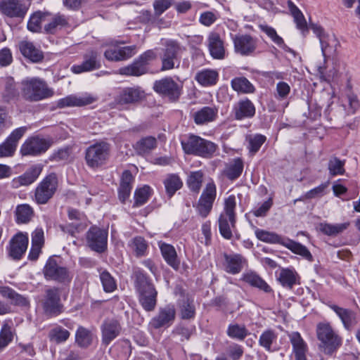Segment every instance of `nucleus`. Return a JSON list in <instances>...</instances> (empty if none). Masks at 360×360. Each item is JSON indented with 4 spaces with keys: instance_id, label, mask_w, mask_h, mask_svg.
Returning <instances> with one entry per match:
<instances>
[{
    "instance_id": "f257e3e1",
    "label": "nucleus",
    "mask_w": 360,
    "mask_h": 360,
    "mask_svg": "<svg viewBox=\"0 0 360 360\" xmlns=\"http://www.w3.org/2000/svg\"><path fill=\"white\" fill-rule=\"evenodd\" d=\"M134 287L139 304L148 312L153 311L157 305L158 291L150 278L140 269L134 271Z\"/></svg>"
},
{
    "instance_id": "f03ea898",
    "label": "nucleus",
    "mask_w": 360,
    "mask_h": 360,
    "mask_svg": "<svg viewBox=\"0 0 360 360\" xmlns=\"http://www.w3.org/2000/svg\"><path fill=\"white\" fill-rule=\"evenodd\" d=\"M316 337L319 340V349L326 355H333L342 345V338L330 323L320 322L316 325Z\"/></svg>"
},
{
    "instance_id": "7ed1b4c3",
    "label": "nucleus",
    "mask_w": 360,
    "mask_h": 360,
    "mask_svg": "<svg viewBox=\"0 0 360 360\" xmlns=\"http://www.w3.org/2000/svg\"><path fill=\"white\" fill-rule=\"evenodd\" d=\"M255 234L257 238L261 241L272 244H281L293 253L302 257L306 260L311 262L314 261V257L307 248L298 242L289 238H284L274 232L261 229H257L255 231Z\"/></svg>"
},
{
    "instance_id": "20e7f679",
    "label": "nucleus",
    "mask_w": 360,
    "mask_h": 360,
    "mask_svg": "<svg viewBox=\"0 0 360 360\" xmlns=\"http://www.w3.org/2000/svg\"><path fill=\"white\" fill-rule=\"evenodd\" d=\"M181 143L186 154L204 158H212L218 148L214 142L194 134H190L188 139L182 140Z\"/></svg>"
},
{
    "instance_id": "39448f33",
    "label": "nucleus",
    "mask_w": 360,
    "mask_h": 360,
    "mask_svg": "<svg viewBox=\"0 0 360 360\" xmlns=\"http://www.w3.org/2000/svg\"><path fill=\"white\" fill-rule=\"evenodd\" d=\"M110 156V144L105 141H100L90 145L84 152L86 165L93 169L105 165Z\"/></svg>"
},
{
    "instance_id": "423d86ee",
    "label": "nucleus",
    "mask_w": 360,
    "mask_h": 360,
    "mask_svg": "<svg viewBox=\"0 0 360 360\" xmlns=\"http://www.w3.org/2000/svg\"><path fill=\"white\" fill-rule=\"evenodd\" d=\"M156 58V53L153 49H148L134 59L131 64L120 68L118 73L127 77H141L149 72V65Z\"/></svg>"
},
{
    "instance_id": "0eeeda50",
    "label": "nucleus",
    "mask_w": 360,
    "mask_h": 360,
    "mask_svg": "<svg viewBox=\"0 0 360 360\" xmlns=\"http://www.w3.org/2000/svg\"><path fill=\"white\" fill-rule=\"evenodd\" d=\"M21 97L27 102L45 98V81L38 77L26 78L20 82Z\"/></svg>"
},
{
    "instance_id": "6e6552de",
    "label": "nucleus",
    "mask_w": 360,
    "mask_h": 360,
    "mask_svg": "<svg viewBox=\"0 0 360 360\" xmlns=\"http://www.w3.org/2000/svg\"><path fill=\"white\" fill-rule=\"evenodd\" d=\"M46 277L59 283H68L72 278V274L66 266H63L60 257L52 256L46 261Z\"/></svg>"
},
{
    "instance_id": "1a4fd4ad",
    "label": "nucleus",
    "mask_w": 360,
    "mask_h": 360,
    "mask_svg": "<svg viewBox=\"0 0 360 360\" xmlns=\"http://www.w3.org/2000/svg\"><path fill=\"white\" fill-rule=\"evenodd\" d=\"M29 7L25 0H1L0 13L7 18L22 20Z\"/></svg>"
},
{
    "instance_id": "9d476101",
    "label": "nucleus",
    "mask_w": 360,
    "mask_h": 360,
    "mask_svg": "<svg viewBox=\"0 0 360 360\" xmlns=\"http://www.w3.org/2000/svg\"><path fill=\"white\" fill-rule=\"evenodd\" d=\"M216 195L214 183L212 181L207 183L195 206L198 214L202 218L207 217L210 213Z\"/></svg>"
},
{
    "instance_id": "9b49d317",
    "label": "nucleus",
    "mask_w": 360,
    "mask_h": 360,
    "mask_svg": "<svg viewBox=\"0 0 360 360\" xmlns=\"http://www.w3.org/2000/svg\"><path fill=\"white\" fill-rule=\"evenodd\" d=\"M108 236L107 230L93 226L86 233L87 245L96 252H104L107 249Z\"/></svg>"
},
{
    "instance_id": "f8f14e48",
    "label": "nucleus",
    "mask_w": 360,
    "mask_h": 360,
    "mask_svg": "<svg viewBox=\"0 0 360 360\" xmlns=\"http://www.w3.org/2000/svg\"><path fill=\"white\" fill-rule=\"evenodd\" d=\"M347 100L349 106L347 112L346 111L344 105H333V104L328 105L325 110L324 115L328 120L331 121L333 120H338L341 117L345 116L346 115L354 114L359 108V102L356 96L353 94L347 95Z\"/></svg>"
},
{
    "instance_id": "ddd939ff",
    "label": "nucleus",
    "mask_w": 360,
    "mask_h": 360,
    "mask_svg": "<svg viewBox=\"0 0 360 360\" xmlns=\"http://www.w3.org/2000/svg\"><path fill=\"white\" fill-rule=\"evenodd\" d=\"M181 51V47L177 41L169 40L166 42L160 56L161 71H167L175 68V62L178 60V56Z\"/></svg>"
},
{
    "instance_id": "4468645a",
    "label": "nucleus",
    "mask_w": 360,
    "mask_h": 360,
    "mask_svg": "<svg viewBox=\"0 0 360 360\" xmlns=\"http://www.w3.org/2000/svg\"><path fill=\"white\" fill-rule=\"evenodd\" d=\"M29 243L27 233L18 232L10 240L8 250V256L14 260L21 259L26 252Z\"/></svg>"
},
{
    "instance_id": "2eb2a0df",
    "label": "nucleus",
    "mask_w": 360,
    "mask_h": 360,
    "mask_svg": "<svg viewBox=\"0 0 360 360\" xmlns=\"http://www.w3.org/2000/svg\"><path fill=\"white\" fill-rule=\"evenodd\" d=\"M153 89L172 101H177L181 93V87L172 77H165L155 81Z\"/></svg>"
},
{
    "instance_id": "dca6fc26",
    "label": "nucleus",
    "mask_w": 360,
    "mask_h": 360,
    "mask_svg": "<svg viewBox=\"0 0 360 360\" xmlns=\"http://www.w3.org/2000/svg\"><path fill=\"white\" fill-rule=\"evenodd\" d=\"M309 27L319 39L323 57L326 58L333 56L336 51L338 45V41L334 37L326 34L323 27L319 25L312 23Z\"/></svg>"
},
{
    "instance_id": "f3484780",
    "label": "nucleus",
    "mask_w": 360,
    "mask_h": 360,
    "mask_svg": "<svg viewBox=\"0 0 360 360\" xmlns=\"http://www.w3.org/2000/svg\"><path fill=\"white\" fill-rule=\"evenodd\" d=\"M256 113L254 103L248 98L240 99L233 105L231 117L237 121L252 119Z\"/></svg>"
},
{
    "instance_id": "a211bd4d",
    "label": "nucleus",
    "mask_w": 360,
    "mask_h": 360,
    "mask_svg": "<svg viewBox=\"0 0 360 360\" xmlns=\"http://www.w3.org/2000/svg\"><path fill=\"white\" fill-rule=\"evenodd\" d=\"M136 45L126 46H109L104 52V57L108 61L120 62L131 58L137 53Z\"/></svg>"
},
{
    "instance_id": "6ab92c4d",
    "label": "nucleus",
    "mask_w": 360,
    "mask_h": 360,
    "mask_svg": "<svg viewBox=\"0 0 360 360\" xmlns=\"http://www.w3.org/2000/svg\"><path fill=\"white\" fill-rule=\"evenodd\" d=\"M101 67L99 60V55L97 51L90 50L83 56V61L81 64L74 65L71 70L75 74H81L85 72H91L98 70Z\"/></svg>"
},
{
    "instance_id": "aec40b11",
    "label": "nucleus",
    "mask_w": 360,
    "mask_h": 360,
    "mask_svg": "<svg viewBox=\"0 0 360 360\" xmlns=\"http://www.w3.org/2000/svg\"><path fill=\"white\" fill-rule=\"evenodd\" d=\"M27 127H19L11 132L5 141L0 145V158L12 156L15 150L19 140L23 136Z\"/></svg>"
},
{
    "instance_id": "412c9836",
    "label": "nucleus",
    "mask_w": 360,
    "mask_h": 360,
    "mask_svg": "<svg viewBox=\"0 0 360 360\" xmlns=\"http://www.w3.org/2000/svg\"><path fill=\"white\" fill-rule=\"evenodd\" d=\"M144 97V91L140 87H126L115 97V101L119 105L136 104Z\"/></svg>"
},
{
    "instance_id": "4be33fe9",
    "label": "nucleus",
    "mask_w": 360,
    "mask_h": 360,
    "mask_svg": "<svg viewBox=\"0 0 360 360\" xmlns=\"http://www.w3.org/2000/svg\"><path fill=\"white\" fill-rule=\"evenodd\" d=\"M101 330L102 343L107 346L120 335L122 331V326L118 320L107 319L103 322Z\"/></svg>"
},
{
    "instance_id": "5701e85b",
    "label": "nucleus",
    "mask_w": 360,
    "mask_h": 360,
    "mask_svg": "<svg viewBox=\"0 0 360 360\" xmlns=\"http://www.w3.org/2000/svg\"><path fill=\"white\" fill-rule=\"evenodd\" d=\"M176 310L173 305L168 304L159 309L158 314L150 321V325L155 329L169 326L174 321Z\"/></svg>"
},
{
    "instance_id": "b1692460",
    "label": "nucleus",
    "mask_w": 360,
    "mask_h": 360,
    "mask_svg": "<svg viewBox=\"0 0 360 360\" xmlns=\"http://www.w3.org/2000/svg\"><path fill=\"white\" fill-rule=\"evenodd\" d=\"M329 307L340 319L344 328L352 331L357 324V316L355 311L350 309L343 308L336 304H330Z\"/></svg>"
},
{
    "instance_id": "393cba45",
    "label": "nucleus",
    "mask_w": 360,
    "mask_h": 360,
    "mask_svg": "<svg viewBox=\"0 0 360 360\" xmlns=\"http://www.w3.org/2000/svg\"><path fill=\"white\" fill-rule=\"evenodd\" d=\"M223 256L224 259L223 262L224 269L230 274H239L247 262L246 259L240 254L224 253Z\"/></svg>"
},
{
    "instance_id": "a878e982",
    "label": "nucleus",
    "mask_w": 360,
    "mask_h": 360,
    "mask_svg": "<svg viewBox=\"0 0 360 360\" xmlns=\"http://www.w3.org/2000/svg\"><path fill=\"white\" fill-rule=\"evenodd\" d=\"M233 44L236 52L242 56H248L256 49V41L248 34L236 35Z\"/></svg>"
},
{
    "instance_id": "bb28decb",
    "label": "nucleus",
    "mask_w": 360,
    "mask_h": 360,
    "mask_svg": "<svg viewBox=\"0 0 360 360\" xmlns=\"http://www.w3.org/2000/svg\"><path fill=\"white\" fill-rule=\"evenodd\" d=\"M63 308L58 288L48 290L46 291V316L60 314L63 311Z\"/></svg>"
},
{
    "instance_id": "cd10ccee",
    "label": "nucleus",
    "mask_w": 360,
    "mask_h": 360,
    "mask_svg": "<svg viewBox=\"0 0 360 360\" xmlns=\"http://www.w3.org/2000/svg\"><path fill=\"white\" fill-rule=\"evenodd\" d=\"M43 151H45V139L37 137L27 139L20 148V153L22 156L37 155Z\"/></svg>"
},
{
    "instance_id": "c85d7f7f",
    "label": "nucleus",
    "mask_w": 360,
    "mask_h": 360,
    "mask_svg": "<svg viewBox=\"0 0 360 360\" xmlns=\"http://www.w3.org/2000/svg\"><path fill=\"white\" fill-rule=\"evenodd\" d=\"M208 49L212 57L221 60L225 57V49L224 42L219 34L217 32H211L207 38Z\"/></svg>"
},
{
    "instance_id": "c756f323",
    "label": "nucleus",
    "mask_w": 360,
    "mask_h": 360,
    "mask_svg": "<svg viewBox=\"0 0 360 360\" xmlns=\"http://www.w3.org/2000/svg\"><path fill=\"white\" fill-rule=\"evenodd\" d=\"M277 281L283 288L289 290H291L294 285L300 284V277L294 269H281Z\"/></svg>"
},
{
    "instance_id": "7c9ffc66",
    "label": "nucleus",
    "mask_w": 360,
    "mask_h": 360,
    "mask_svg": "<svg viewBox=\"0 0 360 360\" xmlns=\"http://www.w3.org/2000/svg\"><path fill=\"white\" fill-rule=\"evenodd\" d=\"M95 101L91 96H77L75 95H70L58 101L57 106L59 108L65 107H81L92 103Z\"/></svg>"
},
{
    "instance_id": "2f4dec72",
    "label": "nucleus",
    "mask_w": 360,
    "mask_h": 360,
    "mask_svg": "<svg viewBox=\"0 0 360 360\" xmlns=\"http://www.w3.org/2000/svg\"><path fill=\"white\" fill-rule=\"evenodd\" d=\"M1 295L11 301V304L21 307H28L30 302L26 297L18 293L9 286H0Z\"/></svg>"
},
{
    "instance_id": "473e14b6",
    "label": "nucleus",
    "mask_w": 360,
    "mask_h": 360,
    "mask_svg": "<svg viewBox=\"0 0 360 360\" xmlns=\"http://www.w3.org/2000/svg\"><path fill=\"white\" fill-rule=\"evenodd\" d=\"M241 280L250 286L258 288L266 293H271L273 292L272 288L269 284L257 273L254 271L245 272L243 274Z\"/></svg>"
},
{
    "instance_id": "72a5a7b5",
    "label": "nucleus",
    "mask_w": 360,
    "mask_h": 360,
    "mask_svg": "<svg viewBox=\"0 0 360 360\" xmlns=\"http://www.w3.org/2000/svg\"><path fill=\"white\" fill-rule=\"evenodd\" d=\"M42 166H33L23 174L13 179V186L18 188L20 186H28L33 183L42 171Z\"/></svg>"
},
{
    "instance_id": "f704fd0d",
    "label": "nucleus",
    "mask_w": 360,
    "mask_h": 360,
    "mask_svg": "<svg viewBox=\"0 0 360 360\" xmlns=\"http://www.w3.org/2000/svg\"><path fill=\"white\" fill-rule=\"evenodd\" d=\"M19 49L22 56L30 59L33 63L41 61L44 58V53L37 49L33 43L27 41H22L19 43Z\"/></svg>"
},
{
    "instance_id": "c9c22d12",
    "label": "nucleus",
    "mask_w": 360,
    "mask_h": 360,
    "mask_svg": "<svg viewBox=\"0 0 360 360\" xmlns=\"http://www.w3.org/2000/svg\"><path fill=\"white\" fill-rule=\"evenodd\" d=\"M218 110L216 108L205 106L194 112L193 117L196 124H205L214 121L217 116Z\"/></svg>"
},
{
    "instance_id": "e433bc0d",
    "label": "nucleus",
    "mask_w": 360,
    "mask_h": 360,
    "mask_svg": "<svg viewBox=\"0 0 360 360\" xmlns=\"http://www.w3.org/2000/svg\"><path fill=\"white\" fill-rule=\"evenodd\" d=\"M158 145V141L155 137L148 136L141 138L134 145V148L139 155L149 154L154 150Z\"/></svg>"
},
{
    "instance_id": "4c0bfd02",
    "label": "nucleus",
    "mask_w": 360,
    "mask_h": 360,
    "mask_svg": "<svg viewBox=\"0 0 360 360\" xmlns=\"http://www.w3.org/2000/svg\"><path fill=\"white\" fill-rule=\"evenodd\" d=\"M2 98L4 102L16 103L21 97V90L17 86V84L13 78L8 79L5 84L4 90L2 93Z\"/></svg>"
},
{
    "instance_id": "58836bf2",
    "label": "nucleus",
    "mask_w": 360,
    "mask_h": 360,
    "mask_svg": "<svg viewBox=\"0 0 360 360\" xmlns=\"http://www.w3.org/2000/svg\"><path fill=\"white\" fill-rule=\"evenodd\" d=\"M160 248L162 255L167 264L176 270L178 269L179 268L180 261L177 257L175 248L172 245L167 243H162Z\"/></svg>"
},
{
    "instance_id": "ea45409f",
    "label": "nucleus",
    "mask_w": 360,
    "mask_h": 360,
    "mask_svg": "<svg viewBox=\"0 0 360 360\" xmlns=\"http://www.w3.org/2000/svg\"><path fill=\"white\" fill-rule=\"evenodd\" d=\"M218 72L216 70L205 69L197 72L195 79L202 86L214 85L218 80Z\"/></svg>"
},
{
    "instance_id": "a19ab883",
    "label": "nucleus",
    "mask_w": 360,
    "mask_h": 360,
    "mask_svg": "<svg viewBox=\"0 0 360 360\" xmlns=\"http://www.w3.org/2000/svg\"><path fill=\"white\" fill-rule=\"evenodd\" d=\"M231 85L232 89L238 93L252 94L255 91L253 84L245 77L233 78Z\"/></svg>"
},
{
    "instance_id": "79ce46f5",
    "label": "nucleus",
    "mask_w": 360,
    "mask_h": 360,
    "mask_svg": "<svg viewBox=\"0 0 360 360\" xmlns=\"http://www.w3.org/2000/svg\"><path fill=\"white\" fill-rule=\"evenodd\" d=\"M33 214V209L29 205H18L15 211V222L18 224H27L31 221Z\"/></svg>"
},
{
    "instance_id": "37998d69",
    "label": "nucleus",
    "mask_w": 360,
    "mask_h": 360,
    "mask_svg": "<svg viewBox=\"0 0 360 360\" xmlns=\"http://www.w3.org/2000/svg\"><path fill=\"white\" fill-rule=\"evenodd\" d=\"M259 29L264 32L271 41L278 45L280 48L288 52H292V50L289 48L284 42L283 38L280 37L276 30L267 25H259Z\"/></svg>"
},
{
    "instance_id": "c03bdc74",
    "label": "nucleus",
    "mask_w": 360,
    "mask_h": 360,
    "mask_svg": "<svg viewBox=\"0 0 360 360\" xmlns=\"http://www.w3.org/2000/svg\"><path fill=\"white\" fill-rule=\"evenodd\" d=\"M349 226V222L342 224H331L328 223H320L319 224V231L323 234L329 236H335L342 233Z\"/></svg>"
},
{
    "instance_id": "a18cd8bd",
    "label": "nucleus",
    "mask_w": 360,
    "mask_h": 360,
    "mask_svg": "<svg viewBox=\"0 0 360 360\" xmlns=\"http://www.w3.org/2000/svg\"><path fill=\"white\" fill-rule=\"evenodd\" d=\"M93 341V335L91 330L79 326L75 333V342L81 348H87Z\"/></svg>"
},
{
    "instance_id": "49530a36",
    "label": "nucleus",
    "mask_w": 360,
    "mask_h": 360,
    "mask_svg": "<svg viewBox=\"0 0 360 360\" xmlns=\"http://www.w3.org/2000/svg\"><path fill=\"white\" fill-rule=\"evenodd\" d=\"M178 305L180 310V316L182 319H191L195 315V308L193 300L191 298L178 300Z\"/></svg>"
},
{
    "instance_id": "de8ad7c7",
    "label": "nucleus",
    "mask_w": 360,
    "mask_h": 360,
    "mask_svg": "<svg viewBox=\"0 0 360 360\" xmlns=\"http://www.w3.org/2000/svg\"><path fill=\"white\" fill-rule=\"evenodd\" d=\"M164 185L167 194L171 198L176 191L182 187L183 183L177 174H172L167 176L164 181Z\"/></svg>"
},
{
    "instance_id": "09e8293b",
    "label": "nucleus",
    "mask_w": 360,
    "mask_h": 360,
    "mask_svg": "<svg viewBox=\"0 0 360 360\" xmlns=\"http://www.w3.org/2000/svg\"><path fill=\"white\" fill-rule=\"evenodd\" d=\"M151 194L152 189L149 186L145 185L143 187L136 188L134 192L133 207H139L146 204Z\"/></svg>"
},
{
    "instance_id": "8fccbe9b",
    "label": "nucleus",
    "mask_w": 360,
    "mask_h": 360,
    "mask_svg": "<svg viewBox=\"0 0 360 360\" xmlns=\"http://www.w3.org/2000/svg\"><path fill=\"white\" fill-rule=\"evenodd\" d=\"M204 174L201 170L191 172L188 176L186 184L189 189L195 193H199L203 181Z\"/></svg>"
},
{
    "instance_id": "3c124183",
    "label": "nucleus",
    "mask_w": 360,
    "mask_h": 360,
    "mask_svg": "<svg viewBox=\"0 0 360 360\" xmlns=\"http://www.w3.org/2000/svg\"><path fill=\"white\" fill-rule=\"evenodd\" d=\"M236 206V197L233 195H229L225 199L224 202V210L220 215L225 217H229V221L232 226H235L236 224V214L235 208Z\"/></svg>"
},
{
    "instance_id": "603ef678",
    "label": "nucleus",
    "mask_w": 360,
    "mask_h": 360,
    "mask_svg": "<svg viewBox=\"0 0 360 360\" xmlns=\"http://www.w3.org/2000/svg\"><path fill=\"white\" fill-rule=\"evenodd\" d=\"M243 170V162L240 158H238L234 159L233 163L226 168L225 175L229 179L233 181L240 176Z\"/></svg>"
},
{
    "instance_id": "864d4df0",
    "label": "nucleus",
    "mask_w": 360,
    "mask_h": 360,
    "mask_svg": "<svg viewBox=\"0 0 360 360\" xmlns=\"http://www.w3.org/2000/svg\"><path fill=\"white\" fill-rule=\"evenodd\" d=\"M290 340L292 345L295 356L306 354L307 345L298 332L290 335Z\"/></svg>"
},
{
    "instance_id": "5fc2aeb1",
    "label": "nucleus",
    "mask_w": 360,
    "mask_h": 360,
    "mask_svg": "<svg viewBox=\"0 0 360 360\" xmlns=\"http://www.w3.org/2000/svg\"><path fill=\"white\" fill-rule=\"evenodd\" d=\"M68 25V18L61 14L53 16L51 20L46 25V32L55 33L58 30L66 27Z\"/></svg>"
},
{
    "instance_id": "6e6d98bb",
    "label": "nucleus",
    "mask_w": 360,
    "mask_h": 360,
    "mask_svg": "<svg viewBox=\"0 0 360 360\" xmlns=\"http://www.w3.org/2000/svg\"><path fill=\"white\" fill-rule=\"evenodd\" d=\"M345 160H341L335 156L329 159L328 169L331 176L342 175L345 173Z\"/></svg>"
},
{
    "instance_id": "4d7b16f0",
    "label": "nucleus",
    "mask_w": 360,
    "mask_h": 360,
    "mask_svg": "<svg viewBox=\"0 0 360 360\" xmlns=\"http://www.w3.org/2000/svg\"><path fill=\"white\" fill-rule=\"evenodd\" d=\"M70 332L61 326H56L49 331L50 341L59 344L65 342L70 337Z\"/></svg>"
},
{
    "instance_id": "13d9d810",
    "label": "nucleus",
    "mask_w": 360,
    "mask_h": 360,
    "mask_svg": "<svg viewBox=\"0 0 360 360\" xmlns=\"http://www.w3.org/2000/svg\"><path fill=\"white\" fill-rule=\"evenodd\" d=\"M277 335L273 330L264 331L259 337V344L268 352H272V344L276 342Z\"/></svg>"
},
{
    "instance_id": "bf43d9fd",
    "label": "nucleus",
    "mask_w": 360,
    "mask_h": 360,
    "mask_svg": "<svg viewBox=\"0 0 360 360\" xmlns=\"http://www.w3.org/2000/svg\"><path fill=\"white\" fill-rule=\"evenodd\" d=\"M14 333L8 323H4L0 330V352L13 340Z\"/></svg>"
},
{
    "instance_id": "052dcab7",
    "label": "nucleus",
    "mask_w": 360,
    "mask_h": 360,
    "mask_svg": "<svg viewBox=\"0 0 360 360\" xmlns=\"http://www.w3.org/2000/svg\"><path fill=\"white\" fill-rule=\"evenodd\" d=\"M135 255L138 257L144 256L148 248V244L144 238L141 236L134 237L129 244Z\"/></svg>"
},
{
    "instance_id": "680f3d73",
    "label": "nucleus",
    "mask_w": 360,
    "mask_h": 360,
    "mask_svg": "<svg viewBox=\"0 0 360 360\" xmlns=\"http://www.w3.org/2000/svg\"><path fill=\"white\" fill-rule=\"evenodd\" d=\"M288 6H289V8H290V11L293 15L297 27L299 30H301L302 31L307 30V22H306V20H305L302 13L290 1H288Z\"/></svg>"
},
{
    "instance_id": "e2e57ef3",
    "label": "nucleus",
    "mask_w": 360,
    "mask_h": 360,
    "mask_svg": "<svg viewBox=\"0 0 360 360\" xmlns=\"http://www.w3.org/2000/svg\"><path fill=\"white\" fill-rule=\"evenodd\" d=\"M226 333L230 338L239 340H243L248 335L245 326H240L237 323L229 325Z\"/></svg>"
},
{
    "instance_id": "0e129e2a",
    "label": "nucleus",
    "mask_w": 360,
    "mask_h": 360,
    "mask_svg": "<svg viewBox=\"0 0 360 360\" xmlns=\"http://www.w3.org/2000/svg\"><path fill=\"white\" fill-rule=\"evenodd\" d=\"M231 227L233 228L229 221V217L220 215L219 217V229L221 235L227 240H230L232 236Z\"/></svg>"
},
{
    "instance_id": "69168bd1",
    "label": "nucleus",
    "mask_w": 360,
    "mask_h": 360,
    "mask_svg": "<svg viewBox=\"0 0 360 360\" xmlns=\"http://www.w3.org/2000/svg\"><path fill=\"white\" fill-rule=\"evenodd\" d=\"M328 186V183L326 182L320 184L319 186L311 189L307 191L303 196L300 198L295 199L294 202L295 203L300 200H304V199H313L316 198H321L325 194V190Z\"/></svg>"
},
{
    "instance_id": "338daca9",
    "label": "nucleus",
    "mask_w": 360,
    "mask_h": 360,
    "mask_svg": "<svg viewBox=\"0 0 360 360\" xmlns=\"http://www.w3.org/2000/svg\"><path fill=\"white\" fill-rule=\"evenodd\" d=\"M100 279L105 292H111L116 289L117 285L114 278L106 270L101 272Z\"/></svg>"
},
{
    "instance_id": "774afa93",
    "label": "nucleus",
    "mask_w": 360,
    "mask_h": 360,
    "mask_svg": "<svg viewBox=\"0 0 360 360\" xmlns=\"http://www.w3.org/2000/svg\"><path fill=\"white\" fill-rule=\"evenodd\" d=\"M44 14L41 11H37L30 16L27 25L30 32H38L41 31L42 28L41 19Z\"/></svg>"
}]
</instances>
